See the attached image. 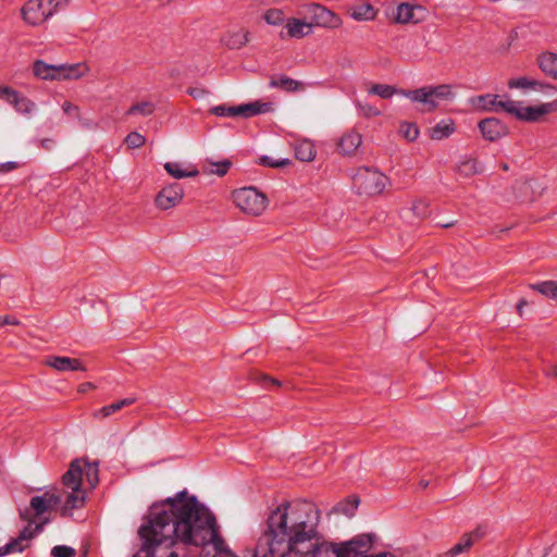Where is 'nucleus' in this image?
Instances as JSON below:
<instances>
[{
  "instance_id": "f257e3e1",
  "label": "nucleus",
  "mask_w": 557,
  "mask_h": 557,
  "mask_svg": "<svg viewBox=\"0 0 557 557\" xmlns=\"http://www.w3.org/2000/svg\"><path fill=\"white\" fill-rule=\"evenodd\" d=\"M321 510L308 500L286 502L269 515L261 557H342L339 543L320 532Z\"/></svg>"
},
{
  "instance_id": "f03ea898",
  "label": "nucleus",
  "mask_w": 557,
  "mask_h": 557,
  "mask_svg": "<svg viewBox=\"0 0 557 557\" xmlns=\"http://www.w3.org/2000/svg\"><path fill=\"white\" fill-rule=\"evenodd\" d=\"M166 515L161 523H168L174 531L169 540L160 542L154 557H188V545L212 544L218 553L225 550V543L216 527L213 515L186 491L159 502Z\"/></svg>"
},
{
  "instance_id": "7ed1b4c3",
  "label": "nucleus",
  "mask_w": 557,
  "mask_h": 557,
  "mask_svg": "<svg viewBox=\"0 0 557 557\" xmlns=\"http://www.w3.org/2000/svg\"><path fill=\"white\" fill-rule=\"evenodd\" d=\"M92 490L99 482L98 462H89L84 459H75L69 470L62 475V484L66 497L61 509L62 516L71 515L72 510L82 508L86 502V491L83 487V479Z\"/></svg>"
},
{
  "instance_id": "20e7f679",
  "label": "nucleus",
  "mask_w": 557,
  "mask_h": 557,
  "mask_svg": "<svg viewBox=\"0 0 557 557\" xmlns=\"http://www.w3.org/2000/svg\"><path fill=\"white\" fill-rule=\"evenodd\" d=\"M166 511L160 509L159 502L153 503L144 518V523L138 529L141 547L132 557H154L160 542L169 540V534L174 531L168 523H161L162 516Z\"/></svg>"
},
{
  "instance_id": "39448f33",
  "label": "nucleus",
  "mask_w": 557,
  "mask_h": 557,
  "mask_svg": "<svg viewBox=\"0 0 557 557\" xmlns=\"http://www.w3.org/2000/svg\"><path fill=\"white\" fill-rule=\"evenodd\" d=\"M62 500V496L54 491H47L42 495L34 496L30 499L29 508L20 511L22 520L27 521L28 525L34 530L36 525L41 524V528L49 522V518H44L46 512H50Z\"/></svg>"
},
{
  "instance_id": "423d86ee",
  "label": "nucleus",
  "mask_w": 557,
  "mask_h": 557,
  "mask_svg": "<svg viewBox=\"0 0 557 557\" xmlns=\"http://www.w3.org/2000/svg\"><path fill=\"white\" fill-rule=\"evenodd\" d=\"M232 199L236 208L250 216H260L269 206L268 197L255 187H243L233 191Z\"/></svg>"
},
{
  "instance_id": "0eeeda50",
  "label": "nucleus",
  "mask_w": 557,
  "mask_h": 557,
  "mask_svg": "<svg viewBox=\"0 0 557 557\" xmlns=\"http://www.w3.org/2000/svg\"><path fill=\"white\" fill-rule=\"evenodd\" d=\"M388 178L377 170L359 168L352 176V184L359 195L375 196L381 194Z\"/></svg>"
},
{
  "instance_id": "6e6552de",
  "label": "nucleus",
  "mask_w": 557,
  "mask_h": 557,
  "mask_svg": "<svg viewBox=\"0 0 557 557\" xmlns=\"http://www.w3.org/2000/svg\"><path fill=\"white\" fill-rule=\"evenodd\" d=\"M61 0H28L22 8L23 20L32 26H38L52 16ZM70 0H64L69 3Z\"/></svg>"
},
{
  "instance_id": "1a4fd4ad",
  "label": "nucleus",
  "mask_w": 557,
  "mask_h": 557,
  "mask_svg": "<svg viewBox=\"0 0 557 557\" xmlns=\"http://www.w3.org/2000/svg\"><path fill=\"white\" fill-rule=\"evenodd\" d=\"M505 112L525 122H539L544 115L557 112V100L540 106L523 107L521 102L507 100Z\"/></svg>"
},
{
  "instance_id": "9d476101",
  "label": "nucleus",
  "mask_w": 557,
  "mask_h": 557,
  "mask_svg": "<svg viewBox=\"0 0 557 557\" xmlns=\"http://www.w3.org/2000/svg\"><path fill=\"white\" fill-rule=\"evenodd\" d=\"M374 540V534L362 533L339 543L342 557H387L389 553H371Z\"/></svg>"
},
{
  "instance_id": "9b49d317",
  "label": "nucleus",
  "mask_w": 557,
  "mask_h": 557,
  "mask_svg": "<svg viewBox=\"0 0 557 557\" xmlns=\"http://www.w3.org/2000/svg\"><path fill=\"white\" fill-rule=\"evenodd\" d=\"M271 110V103L269 102H251L240 106L228 107L226 104H220L212 107L209 113L215 116H243L251 117L260 113H265Z\"/></svg>"
},
{
  "instance_id": "f8f14e48",
  "label": "nucleus",
  "mask_w": 557,
  "mask_h": 557,
  "mask_svg": "<svg viewBox=\"0 0 557 557\" xmlns=\"http://www.w3.org/2000/svg\"><path fill=\"white\" fill-rule=\"evenodd\" d=\"M306 9L307 13L310 15V24H312V26L336 28L342 23L338 15L322 4L310 3L306 5Z\"/></svg>"
},
{
  "instance_id": "ddd939ff",
  "label": "nucleus",
  "mask_w": 557,
  "mask_h": 557,
  "mask_svg": "<svg viewBox=\"0 0 557 557\" xmlns=\"http://www.w3.org/2000/svg\"><path fill=\"white\" fill-rule=\"evenodd\" d=\"M184 197L183 186L178 183H172L164 186L156 196V206L160 210H170L178 206Z\"/></svg>"
},
{
  "instance_id": "4468645a",
  "label": "nucleus",
  "mask_w": 557,
  "mask_h": 557,
  "mask_svg": "<svg viewBox=\"0 0 557 557\" xmlns=\"http://www.w3.org/2000/svg\"><path fill=\"white\" fill-rule=\"evenodd\" d=\"M41 525L42 523L36 525L34 530L30 528H24L16 539L11 540L8 544L0 547V557L11 553H22L28 547L30 540L41 532Z\"/></svg>"
},
{
  "instance_id": "2eb2a0df",
  "label": "nucleus",
  "mask_w": 557,
  "mask_h": 557,
  "mask_svg": "<svg viewBox=\"0 0 557 557\" xmlns=\"http://www.w3.org/2000/svg\"><path fill=\"white\" fill-rule=\"evenodd\" d=\"M479 129L488 141H495L507 135V126L496 117H486L480 121Z\"/></svg>"
},
{
  "instance_id": "dca6fc26",
  "label": "nucleus",
  "mask_w": 557,
  "mask_h": 557,
  "mask_svg": "<svg viewBox=\"0 0 557 557\" xmlns=\"http://www.w3.org/2000/svg\"><path fill=\"white\" fill-rule=\"evenodd\" d=\"M399 95L408 98L412 102H418L422 106V111L432 112L436 109V103L432 100L429 86H424L414 90L399 91Z\"/></svg>"
},
{
  "instance_id": "f3484780",
  "label": "nucleus",
  "mask_w": 557,
  "mask_h": 557,
  "mask_svg": "<svg viewBox=\"0 0 557 557\" xmlns=\"http://www.w3.org/2000/svg\"><path fill=\"white\" fill-rule=\"evenodd\" d=\"M286 33H281V38L289 37V38H304L312 34V24L305 22L300 18H289L285 26Z\"/></svg>"
},
{
  "instance_id": "a211bd4d",
  "label": "nucleus",
  "mask_w": 557,
  "mask_h": 557,
  "mask_svg": "<svg viewBox=\"0 0 557 557\" xmlns=\"http://www.w3.org/2000/svg\"><path fill=\"white\" fill-rule=\"evenodd\" d=\"M46 364L60 372L86 371L85 366L79 359L70 357L52 356L46 360Z\"/></svg>"
},
{
  "instance_id": "6ab92c4d",
  "label": "nucleus",
  "mask_w": 557,
  "mask_h": 557,
  "mask_svg": "<svg viewBox=\"0 0 557 557\" xmlns=\"http://www.w3.org/2000/svg\"><path fill=\"white\" fill-rule=\"evenodd\" d=\"M498 98L499 97L497 95L486 94V95L476 96V97L472 98L471 101H472V104L476 109H480L482 111H494V112L504 111L505 112L504 106L507 103V100L503 101V100H499Z\"/></svg>"
},
{
  "instance_id": "aec40b11",
  "label": "nucleus",
  "mask_w": 557,
  "mask_h": 557,
  "mask_svg": "<svg viewBox=\"0 0 557 557\" xmlns=\"http://www.w3.org/2000/svg\"><path fill=\"white\" fill-rule=\"evenodd\" d=\"M517 196L523 202L534 201L542 193V186L534 180H527L516 185Z\"/></svg>"
},
{
  "instance_id": "412c9836",
  "label": "nucleus",
  "mask_w": 557,
  "mask_h": 557,
  "mask_svg": "<svg viewBox=\"0 0 557 557\" xmlns=\"http://www.w3.org/2000/svg\"><path fill=\"white\" fill-rule=\"evenodd\" d=\"M536 64L547 77L557 81V53L552 51L540 53L536 57Z\"/></svg>"
},
{
  "instance_id": "4be33fe9",
  "label": "nucleus",
  "mask_w": 557,
  "mask_h": 557,
  "mask_svg": "<svg viewBox=\"0 0 557 557\" xmlns=\"http://www.w3.org/2000/svg\"><path fill=\"white\" fill-rule=\"evenodd\" d=\"M362 137L358 132L350 131L344 134L337 145L342 154H352L361 145Z\"/></svg>"
},
{
  "instance_id": "5701e85b",
  "label": "nucleus",
  "mask_w": 557,
  "mask_h": 557,
  "mask_svg": "<svg viewBox=\"0 0 557 557\" xmlns=\"http://www.w3.org/2000/svg\"><path fill=\"white\" fill-rule=\"evenodd\" d=\"M349 14L355 21H373L377 10L369 2L355 4L349 9Z\"/></svg>"
},
{
  "instance_id": "b1692460",
  "label": "nucleus",
  "mask_w": 557,
  "mask_h": 557,
  "mask_svg": "<svg viewBox=\"0 0 557 557\" xmlns=\"http://www.w3.org/2000/svg\"><path fill=\"white\" fill-rule=\"evenodd\" d=\"M62 81H76L89 72V66L85 62L62 63Z\"/></svg>"
},
{
  "instance_id": "393cba45",
  "label": "nucleus",
  "mask_w": 557,
  "mask_h": 557,
  "mask_svg": "<svg viewBox=\"0 0 557 557\" xmlns=\"http://www.w3.org/2000/svg\"><path fill=\"white\" fill-rule=\"evenodd\" d=\"M165 171L174 178L181 180L184 177H196L199 174L195 165H187L185 169L180 162H166L164 164Z\"/></svg>"
},
{
  "instance_id": "a878e982",
  "label": "nucleus",
  "mask_w": 557,
  "mask_h": 557,
  "mask_svg": "<svg viewBox=\"0 0 557 557\" xmlns=\"http://www.w3.org/2000/svg\"><path fill=\"white\" fill-rule=\"evenodd\" d=\"M456 171L458 174L465 177H470L475 174H480L483 172V166L475 158L463 157L456 165Z\"/></svg>"
},
{
  "instance_id": "bb28decb",
  "label": "nucleus",
  "mask_w": 557,
  "mask_h": 557,
  "mask_svg": "<svg viewBox=\"0 0 557 557\" xmlns=\"http://www.w3.org/2000/svg\"><path fill=\"white\" fill-rule=\"evenodd\" d=\"M134 401H135L134 398H124L122 400H119L116 403H113L111 405L100 408L99 410H97L92 413V417L97 420H103V419L108 418L109 416L113 414L114 412L120 411L124 407L133 405Z\"/></svg>"
},
{
  "instance_id": "cd10ccee",
  "label": "nucleus",
  "mask_w": 557,
  "mask_h": 557,
  "mask_svg": "<svg viewBox=\"0 0 557 557\" xmlns=\"http://www.w3.org/2000/svg\"><path fill=\"white\" fill-rule=\"evenodd\" d=\"M11 106L17 113L26 116H30L37 109L36 103L20 91L16 97L12 99Z\"/></svg>"
},
{
  "instance_id": "c85d7f7f",
  "label": "nucleus",
  "mask_w": 557,
  "mask_h": 557,
  "mask_svg": "<svg viewBox=\"0 0 557 557\" xmlns=\"http://www.w3.org/2000/svg\"><path fill=\"white\" fill-rule=\"evenodd\" d=\"M295 156L298 160L310 162L315 158V149L310 140H300L295 145Z\"/></svg>"
},
{
  "instance_id": "c756f323",
  "label": "nucleus",
  "mask_w": 557,
  "mask_h": 557,
  "mask_svg": "<svg viewBox=\"0 0 557 557\" xmlns=\"http://www.w3.org/2000/svg\"><path fill=\"white\" fill-rule=\"evenodd\" d=\"M430 94L434 103H436V108L440 106L441 101L451 100L454 98L453 87L450 85H437V86H429Z\"/></svg>"
},
{
  "instance_id": "7c9ffc66",
  "label": "nucleus",
  "mask_w": 557,
  "mask_h": 557,
  "mask_svg": "<svg viewBox=\"0 0 557 557\" xmlns=\"http://www.w3.org/2000/svg\"><path fill=\"white\" fill-rule=\"evenodd\" d=\"M33 75L42 81H54L55 76H53V64L46 63L42 60H36L33 63Z\"/></svg>"
},
{
  "instance_id": "2f4dec72",
  "label": "nucleus",
  "mask_w": 557,
  "mask_h": 557,
  "mask_svg": "<svg viewBox=\"0 0 557 557\" xmlns=\"http://www.w3.org/2000/svg\"><path fill=\"white\" fill-rule=\"evenodd\" d=\"M249 33L247 30H238L227 34L223 41L230 49H240L249 41Z\"/></svg>"
},
{
  "instance_id": "473e14b6",
  "label": "nucleus",
  "mask_w": 557,
  "mask_h": 557,
  "mask_svg": "<svg viewBox=\"0 0 557 557\" xmlns=\"http://www.w3.org/2000/svg\"><path fill=\"white\" fill-rule=\"evenodd\" d=\"M455 132V126L451 121H441L431 128L430 136L434 140H442L447 138Z\"/></svg>"
},
{
  "instance_id": "72a5a7b5",
  "label": "nucleus",
  "mask_w": 557,
  "mask_h": 557,
  "mask_svg": "<svg viewBox=\"0 0 557 557\" xmlns=\"http://www.w3.org/2000/svg\"><path fill=\"white\" fill-rule=\"evenodd\" d=\"M530 288L550 299H557V281H544L531 284Z\"/></svg>"
},
{
  "instance_id": "f704fd0d",
  "label": "nucleus",
  "mask_w": 557,
  "mask_h": 557,
  "mask_svg": "<svg viewBox=\"0 0 557 557\" xmlns=\"http://www.w3.org/2000/svg\"><path fill=\"white\" fill-rule=\"evenodd\" d=\"M270 85L286 91H297L304 87L302 83L287 76H281L276 79H272Z\"/></svg>"
},
{
  "instance_id": "c9c22d12",
  "label": "nucleus",
  "mask_w": 557,
  "mask_h": 557,
  "mask_svg": "<svg viewBox=\"0 0 557 557\" xmlns=\"http://www.w3.org/2000/svg\"><path fill=\"white\" fill-rule=\"evenodd\" d=\"M401 89H397L394 86L386 84H373L368 90L371 95H376L382 99H389L394 95H399Z\"/></svg>"
},
{
  "instance_id": "e433bc0d",
  "label": "nucleus",
  "mask_w": 557,
  "mask_h": 557,
  "mask_svg": "<svg viewBox=\"0 0 557 557\" xmlns=\"http://www.w3.org/2000/svg\"><path fill=\"white\" fill-rule=\"evenodd\" d=\"M358 505L359 499L357 497H348L344 502L338 503L333 510L337 513L352 517L358 508Z\"/></svg>"
},
{
  "instance_id": "4c0bfd02",
  "label": "nucleus",
  "mask_w": 557,
  "mask_h": 557,
  "mask_svg": "<svg viewBox=\"0 0 557 557\" xmlns=\"http://www.w3.org/2000/svg\"><path fill=\"white\" fill-rule=\"evenodd\" d=\"M473 546L471 542V536H466L465 534L461 536L459 542L455 544L448 552H446L447 557H455L465 552H468Z\"/></svg>"
},
{
  "instance_id": "58836bf2",
  "label": "nucleus",
  "mask_w": 557,
  "mask_h": 557,
  "mask_svg": "<svg viewBox=\"0 0 557 557\" xmlns=\"http://www.w3.org/2000/svg\"><path fill=\"white\" fill-rule=\"evenodd\" d=\"M154 111V104L150 101H144L133 104L126 112L127 115L140 114L144 116L151 115Z\"/></svg>"
},
{
  "instance_id": "ea45409f",
  "label": "nucleus",
  "mask_w": 557,
  "mask_h": 557,
  "mask_svg": "<svg viewBox=\"0 0 557 557\" xmlns=\"http://www.w3.org/2000/svg\"><path fill=\"white\" fill-rule=\"evenodd\" d=\"M396 21L398 23H409L413 21V7L408 3H401L396 10Z\"/></svg>"
},
{
  "instance_id": "a19ab883",
  "label": "nucleus",
  "mask_w": 557,
  "mask_h": 557,
  "mask_svg": "<svg viewBox=\"0 0 557 557\" xmlns=\"http://www.w3.org/2000/svg\"><path fill=\"white\" fill-rule=\"evenodd\" d=\"M400 133L407 140L413 141L419 136V128L416 124L403 123L400 125Z\"/></svg>"
},
{
  "instance_id": "79ce46f5",
  "label": "nucleus",
  "mask_w": 557,
  "mask_h": 557,
  "mask_svg": "<svg viewBox=\"0 0 557 557\" xmlns=\"http://www.w3.org/2000/svg\"><path fill=\"white\" fill-rule=\"evenodd\" d=\"M290 163H292V161L289 159H287V158L280 159V160H274L271 157L262 156L259 159V164L260 165L270 166V168H283V166L289 165Z\"/></svg>"
},
{
  "instance_id": "37998d69",
  "label": "nucleus",
  "mask_w": 557,
  "mask_h": 557,
  "mask_svg": "<svg viewBox=\"0 0 557 557\" xmlns=\"http://www.w3.org/2000/svg\"><path fill=\"white\" fill-rule=\"evenodd\" d=\"M264 20L268 24L280 25L284 22L283 11L280 9H270L265 12Z\"/></svg>"
},
{
  "instance_id": "c03bdc74",
  "label": "nucleus",
  "mask_w": 557,
  "mask_h": 557,
  "mask_svg": "<svg viewBox=\"0 0 557 557\" xmlns=\"http://www.w3.org/2000/svg\"><path fill=\"white\" fill-rule=\"evenodd\" d=\"M125 143L128 148L135 149L144 146L146 143V138L137 132H132L126 136Z\"/></svg>"
},
{
  "instance_id": "a18cd8bd",
  "label": "nucleus",
  "mask_w": 557,
  "mask_h": 557,
  "mask_svg": "<svg viewBox=\"0 0 557 557\" xmlns=\"http://www.w3.org/2000/svg\"><path fill=\"white\" fill-rule=\"evenodd\" d=\"M536 85H540L539 81L529 79L527 77L511 79L508 83L509 88H535Z\"/></svg>"
},
{
  "instance_id": "49530a36",
  "label": "nucleus",
  "mask_w": 557,
  "mask_h": 557,
  "mask_svg": "<svg viewBox=\"0 0 557 557\" xmlns=\"http://www.w3.org/2000/svg\"><path fill=\"white\" fill-rule=\"evenodd\" d=\"M356 104L359 110V113L367 119L379 116L381 114V111L370 103L357 102Z\"/></svg>"
},
{
  "instance_id": "de8ad7c7",
  "label": "nucleus",
  "mask_w": 557,
  "mask_h": 557,
  "mask_svg": "<svg viewBox=\"0 0 557 557\" xmlns=\"http://www.w3.org/2000/svg\"><path fill=\"white\" fill-rule=\"evenodd\" d=\"M52 557H75L76 550L66 545H57L51 549Z\"/></svg>"
},
{
  "instance_id": "09e8293b",
  "label": "nucleus",
  "mask_w": 557,
  "mask_h": 557,
  "mask_svg": "<svg viewBox=\"0 0 557 557\" xmlns=\"http://www.w3.org/2000/svg\"><path fill=\"white\" fill-rule=\"evenodd\" d=\"M18 91L10 86L0 85V100L12 103V99L16 97Z\"/></svg>"
},
{
  "instance_id": "8fccbe9b",
  "label": "nucleus",
  "mask_w": 557,
  "mask_h": 557,
  "mask_svg": "<svg viewBox=\"0 0 557 557\" xmlns=\"http://www.w3.org/2000/svg\"><path fill=\"white\" fill-rule=\"evenodd\" d=\"M428 202L422 199H418L412 203L411 210L418 218H425L428 215Z\"/></svg>"
},
{
  "instance_id": "3c124183",
  "label": "nucleus",
  "mask_w": 557,
  "mask_h": 557,
  "mask_svg": "<svg viewBox=\"0 0 557 557\" xmlns=\"http://www.w3.org/2000/svg\"><path fill=\"white\" fill-rule=\"evenodd\" d=\"M212 165L214 166V169H212L211 172L219 176H223L227 173L231 166V162L228 160H224L221 162L213 163Z\"/></svg>"
},
{
  "instance_id": "603ef678",
  "label": "nucleus",
  "mask_w": 557,
  "mask_h": 557,
  "mask_svg": "<svg viewBox=\"0 0 557 557\" xmlns=\"http://www.w3.org/2000/svg\"><path fill=\"white\" fill-rule=\"evenodd\" d=\"M486 534V530L483 527L475 528L472 532L466 533V536H471V542L474 544L476 541L483 539Z\"/></svg>"
},
{
  "instance_id": "864d4df0",
  "label": "nucleus",
  "mask_w": 557,
  "mask_h": 557,
  "mask_svg": "<svg viewBox=\"0 0 557 557\" xmlns=\"http://www.w3.org/2000/svg\"><path fill=\"white\" fill-rule=\"evenodd\" d=\"M62 110L65 114H69V115H75L77 117L79 115V108L76 104L69 102V101H65L62 104Z\"/></svg>"
},
{
  "instance_id": "5fc2aeb1",
  "label": "nucleus",
  "mask_w": 557,
  "mask_h": 557,
  "mask_svg": "<svg viewBox=\"0 0 557 557\" xmlns=\"http://www.w3.org/2000/svg\"><path fill=\"white\" fill-rule=\"evenodd\" d=\"M186 91L190 97L195 99L202 98L203 96L209 94L207 89L200 87H189L187 88Z\"/></svg>"
},
{
  "instance_id": "6e6d98bb",
  "label": "nucleus",
  "mask_w": 557,
  "mask_h": 557,
  "mask_svg": "<svg viewBox=\"0 0 557 557\" xmlns=\"http://www.w3.org/2000/svg\"><path fill=\"white\" fill-rule=\"evenodd\" d=\"M534 89H539L546 94H556L557 92V88L554 85L547 84V83H542V82H540V85H536Z\"/></svg>"
},
{
  "instance_id": "4d7b16f0",
  "label": "nucleus",
  "mask_w": 557,
  "mask_h": 557,
  "mask_svg": "<svg viewBox=\"0 0 557 557\" xmlns=\"http://www.w3.org/2000/svg\"><path fill=\"white\" fill-rule=\"evenodd\" d=\"M255 380H256L257 382H260V383H263V382H271L272 384H274V385H276V386H281V383H280L277 380H275V379H273V377H270L269 375L263 374V373H258V374H256Z\"/></svg>"
},
{
  "instance_id": "13d9d810",
  "label": "nucleus",
  "mask_w": 557,
  "mask_h": 557,
  "mask_svg": "<svg viewBox=\"0 0 557 557\" xmlns=\"http://www.w3.org/2000/svg\"><path fill=\"white\" fill-rule=\"evenodd\" d=\"M16 168H17L16 162H12V161L4 162V163L0 164V172H9Z\"/></svg>"
},
{
  "instance_id": "bf43d9fd",
  "label": "nucleus",
  "mask_w": 557,
  "mask_h": 557,
  "mask_svg": "<svg viewBox=\"0 0 557 557\" xmlns=\"http://www.w3.org/2000/svg\"><path fill=\"white\" fill-rule=\"evenodd\" d=\"M3 325H18L20 324V321L14 318V317H11V315H3Z\"/></svg>"
},
{
  "instance_id": "052dcab7",
  "label": "nucleus",
  "mask_w": 557,
  "mask_h": 557,
  "mask_svg": "<svg viewBox=\"0 0 557 557\" xmlns=\"http://www.w3.org/2000/svg\"><path fill=\"white\" fill-rule=\"evenodd\" d=\"M53 76H55L54 81H62V64H53Z\"/></svg>"
},
{
  "instance_id": "680f3d73",
  "label": "nucleus",
  "mask_w": 557,
  "mask_h": 557,
  "mask_svg": "<svg viewBox=\"0 0 557 557\" xmlns=\"http://www.w3.org/2000/svg\"><path fill=\"white\" fill-rule=\"evenodd\" d=\"M92 388H95V385L92 383L86 382L78 386V392L86 393L87 391L92 389Z\"/></svg>"
},
{
  "instance_id": "e2e57ef3",
  "label": "nucleus",
  "mask_w": 557,
  "mask_h": 557,
  "mask_svg": "<svg viewBox=\"0 0 557 557\" xmlns=\"http://www.w3.org/2000/svg\"><path fill=\"white\" fill-rule=\"evenodd\" d=\"M528 305L527 300L525 299H521L519 300V302L517 304V311L520 315H522V310L523 308Z\"/></svg>"
},
{
  "instance_id": "0e129e2a",
  "label": "nucleus",
  "mask_w": 557,
  "mask_h": 557,
  "mask_svg": "<svg viewBox=\"0 0 557 557\" xmlns=\"http://www.w3.org/2000/svg\"><path fill=\"white\" fill-rule=\"evenodd\" d=\"M440 225L443 228H448V227H451V226L456 225V221L455 220L446 221L445 223H440Z\"/></svg>"
},
{
  "instance_id": "69168bd1",
  "label": "nucleus",
  "mask_w": 557,
  "mask_h": 557,
  "mask_svg": "<svg viewBox=\"0 0 557 557\" xmlns=\"http://www.w3.org/2000/svg\"><path fill=\"white\" fill-rule=\"evenodd\" d=\"M552 374H553L554 376H556V377H557V367H555V368L553 369Z\"/></svg>"
},
{
  "instance_id": "338daca9",
  "label": "nucleus",
  "mask_w": 557,
  "mask_h": 557,
  "mask_svg": "<svg viewBox=\"0 0 557 557\" xmlns=\"http://www.w3.org/2000/svg\"><path fill=\"white\" fill-rule=\"evenodd\" d=\"M502 169L507 170L508 169L507 164L506 163L502 164Z\"/></svg>"
},
{
  "instance_id": "774afa93",
  "label": "nucleus",
  "mask_w": 557,
  "mask_h": 557,
  "mask_svg": "<svg viewBox=\"0 0 557 557\" xmlns=\"http://www.w3.org/2000/svg\"><path fill=\"white\" fill-rule=\"evenodd\" d=\"M421 485H422L423 487H426V486H428V482H423V481H422V482H421Z\"/></svg>"
}]
</instances>
